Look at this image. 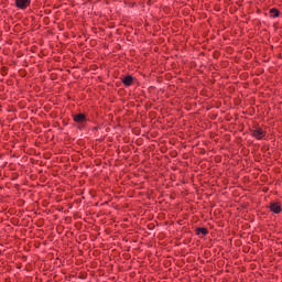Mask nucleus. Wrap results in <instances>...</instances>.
Wrapping results in <instances>:
<instances>
[{
    "instance_id": "obj_4",
    "label": "nucleus",
    "mask_w": 282,
    "mask_h": 282,
    "mask_svg": "<svg viewBox=\"0 0 282 282\" xmlns=\"http://www.w3.org/2000/svg\"><path fill=\"white\" fill-rule=\"evenodd\" d=\"M74 122L76 124H85L87 122V115L86 113H78L73 117Z\"/></svg>"
},
{
    "instance_id": "obj_8",
    "label": "nucleus",
    "mask_w": 282,
    "mask_h": 282,
    "mask_svg": "<svg viewBox=\"0 0 282 282\" xmlns=\"http://www.w3.org/2000/svg\"><path fill=\"white\" fill-rule=\"evenodd\" d=\"M1 70L3 72V74H8V67H2Z\"/></svg>"
},
{
    "instance_id": "obj_1",
    "label": "nucleus",
    "mask_w": 282,
    "mask_h": 282,
    "mask_svg": "<svg viewBox=\"0 0 282 282\" xmlns=\"http://www.w3.org/2000/svg\"><path fill=\"white\" fill-rule=\"evenodd\" d=\"M251 135L256 140H263V138H265V135H267V132L261 127H254V129L251 130Z\"/></svg>"
},
{
    "instance_id": "obj_2",
    "label": "nucleus",
    "mask_w": 282,
    "mask_h": 282,
    "mask_svg": "<svg viewBox=\"0 0 282 282\" xmlns=\"http://www.w3.org/2000/svg\"><path fill=\"white\" fill-rule=\"evenodd\" d=\"M269 209L271 210V213H274V215H281L282 212V207L279 202H271L269 205Z\"/></svg>"
},
{
    "instance_id": "obj_11",
    "label": "nucleus",
    "mask_w": 282,
    "mask_h": 282,
    "mask_svg": "<svg viewBox=\"0 0 282 282\" xmlns=\"http://www.w3.org/2000/svg\"><path fill=\"white\" fill-rule=\"evenodd\" d=\"M1 252H2V251L0 250V254H1Z\"/></svg>"
},
{
    "instance_id": "obj_7",
    "label": "nucleus",
    "mask_w": 282,
    "mask_h": 282,
    "mask_svg": "<svg viewBox=\"0 0 282 282\" xmlns=\"http://www.w3.org/2000/svg\"><path fill=\"white\" fill-rule=\"evenodd\" d=\"M196 235H202L203 237H206V235H208V228L206 227L196 228Z\"/></svg>"
},
{
    "instance_id": "obj_3",
    "label": "nucleus",
    "mask_w": 282,
    "mask_h": 282,
    "mask_svg": "<svg viewBox=\"0 0 282 282\" xmlns=\"http://www.w3.org/2000/svg\"><path fill=\"white\" fill-rule=\"evenodd\" d=\"M30 3H32V0H15V8H19V10H28Z\"/></svg>"
},
{
    "instance_id": "obj_10",
    "label": "nucleus",
    "mask_w": 282,
    "mask_h": 282,
    "mask_svg": "<svg viewBox=\"0 0 282 282\" xmlns=\"http://www.w3.org/2000/svg\"><path fill=\"white\" fill-rule=\"evenodd\" d=\"M79 129H85V123L80 124Z\"/></svg>"
},
{
    "instance_id": "obj_5",
    "label": "nucleus",
    "mask_w": 282,
    "mask_h": 282,
    "mask_svg": "<svg viewBox=\"0 0 282 282\" xmlns=\"http://www.w3.org/2000/svg\"><path fill=\"white\" fill-rule=\"evenodd\" d=\"M121 83L124 85V87H131L133 85V76L127 75L121 79Z\"/></svg>"
},
{
    "instance_id": "obj_9",
    "label": "nucleus",
    "mask_w": 282,
    "mask_h": 282,
    "mask_svg": "<svg viewBox=\"0 0 282 282\" xmlns=\"http://www.w3.org/2000/svg\"><path fill=\"white\" fill-rule=\"evenodd\" d=\"M98 129H100V127L96 126V127H94V128L91 129V131L96 132V131H98Z\"/></svg>"
},
{
    "instance_id": "obj_6",
    "label": "nucleus",
    "mask_w": 282,
    "mask_h": 282,
    "mask_svg": "<svg viewBox=\"0 0 282 282\" xmlns=\"http://www.w3.org/2000/svg\"><path fill=\"white\" fill-rule=\"evenodd\" d=\"M269 14L271 19H279L281 17V11H279L276 8H272L269 10Z\"/></svg>"
}]
</instances>
